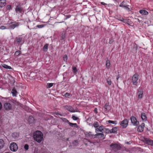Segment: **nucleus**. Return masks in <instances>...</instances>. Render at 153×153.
I'll return each instance as SVG.
<instances>
[{
  "label": "nucleus",
  "instance_id": "nucleus-55",
  "mask_svg": "<svg viewBox=\"0 0 153 153\" xmlns=\"http://www.w3.org/2000/svg\"><path fill=\"white\" fill-rule=\"evenodd\" d=\"M74 142H76V143H77L78 141L77 140H75Z\"/></svg>",
  "mask_w": 153,
  "mask_h": 153
},
{
  "label": "nucleus",
  "instance_id": "nucleus-5",
  "mask_svg": "<svg viewBox=\"0 0 153 153\" xmlns=\"http://www.w3.org/2000/svg\"><path fill=\"white\" fill-rule=\"evenodd\" d=\"M10 148L11 151L14 152H16L18 149L17 144L14 142L12 143H10Z\"/></svg>",
  "mask_w": 153,
  "mask_h": 153
},
{
  "label": "nucleus",
  "instance_id": "nucleus-17",
  "mask_svg": "<svg viewBox=\"0 0 153 153\" xmlns=\"http://www.w3.org/2000/svg\"><path fill=\"white\" fill-rule=\"evenodd\" d=\"M139 12L140 14L143 15H147L149 13L147 11L144 10H139Z\"/></svg>",
  "mask_w": 153,
  "mask_h": 153
},
{
  "label": "nucleus",
  "instance_id": "nucleus-50",
  "mask_svg": "<svg viewBox=\"0 0 153 153\" xmlns=\"http://www.w3.org/2000/svg\"><path fill=\"white\" fill-rule=\"evenodd\" d=\"M120 77V75H118V76H117V78H116L117 80H118V79H119V78Z\"/></svg>",
  "mask_w": 153,
  "mask_h": 153
},
{
  "label": "nucleus",
  "instance_id": "nucleus-23",
  "mask_svg": "<svg viewBox=\"0 0 153 153\" xmlns=\"http://www.w3.org/2000/svg\"><path fill=\"white\" fill-rule=\"evenodd\" d=\"M11 92L13 94V96H16L17 93L16 90L14 88L12 89Z\"/></svg>",
  "mask_w": 153,
  "mask_h": 153
},
{
  "label": "nucleus",
  "instance_id": "nucleus-26",
  "mask_svg": "<svg viewBox=\"0 0 153 153\" xmlns=\"http://www.w3.org/2000/svg\"><path fill=\"white\" fill-rule=\"evenodd\" d=\"M93 125L95 128H97L99 126V123L97 122H94L93 123Z\"/></svg>",
  "mask_w": 153,
  "mask_h": 153
},
{
  "label": "nucleus",
  "instance_id": "nucleus-22",
  "mask_svg": "<svg viewBox=\"0 0 153 153\" xmlns=\"http://www.w3.org/2000/svg\"><path fill=\"white\" fill-rule=\"evenodd\" d=\"M67 109L70 111L71 112H74L75 111L74 110L72 107L71 106H68L67 108Z\"/></svg>",
  "mask_w": 153,
  "mask_h": 153
},
{
  "label": "nucleus",
  "instance_id": "nucleus-37",
  "mask_svg": "<svg viewBox=\"0 0 153 153\" xmlns=\"http://www.w3.org/2000/svg\"><path fill=\"white\" fill-rule=\"evenodd\" d=\"M25 149L26 150H27L29 148V146L27 144H26L25 145L24 147Z\"/></svg>",
  "mask_w": 153,
  "mask_h": 153
},
{
  "label": "nucleus",
  "instance_id": "nucleus-3",
  "mask_svg": "<svg viewBox=\"0 0 153 153\" xmlns=\"http://www.w3.org/2000/svg\"><path fill=\"white\" fill-rule=\"evenodd\" d=\"M132 82L133 85L136 86H137L138 82H140V80L139 79V75L138 74H136L132 76Z\"/></svg>",
  "mask_w": 153,
  "mask_h": 153
},
{
  "label": "nucleus",
  "instance_id": "nucleus-8",
  "mask_svg": "<svg viewBox=\"0 0 153 153\" xmlns=\"http://www.w3.org/2000/svg\"><path fill=\"white\" fill-rule=\"evenodd\" d=\"M4 108L6 110L9 111L12 109L11 105L9 102H6L4 105Z\"/></svg>",
  "mask_w": 153,
  "mask_h": 153
},
{
  "label": "nucleus",
  "instance_id": "nucleus-57",
  "mask_svg": "<svg viewBox=\"0 0 153 153\" xmlns=\"http://www.w3.org/2000/svg\"><path fill=\"white\" fill-rule=\"evenodd\" d=\"M68 18H69V15H68Z\"/></svg>",
  "mask_w": 153,
  "mask_h": 153
},
{
  "label": "nucleus",
  "instance_id": "nucleus-38",
  "mask_svg": "<svg viewBox=\"0 0 153 153\" xmlns=\"http://www.w3.org/2000/svg\"><path fill=\"white\" fill-rule=\"evenodd\" d=\"M11 6L10 5H8L7 6L6 9L7 10H10L11 9Z\"/></svg>",
  "mask_w": 153,
  "mask_h": 153
},
{
  "label": "nucleus",
  "instance_id": "nucleus-15",
  "mask_svg": "<svg viewBox=\"0 0 153 153\" xmlns=\"http://www.w3.org/2000/svg\"><path fill=\"white\" fill-rule=\"evenodd\" d=\"M11 136L14 139H16L19 137V134L18 133L14 132L12 134Z\"/></svg>",
  "mask_w": 153,
  "mask_h": 153
},
{
  "label": "nucleus",
  "instance_id": "nucleus-7",
  "mask_svg": "<svg viewBox=\"0 0 153 153\" xmlns=\"http://www.w3.org/2000/svg\"><path fill=\"white\" fill-rule=\"evenodd\" d=\"M143 141L147 144L153 146V140L146 138H144Z\"/></svg>",
  "mask_w": 153,
  "mask_h": 153
},
{
  "label": "nucleus",
  "instance_id": "nucleus-27",
  "mask_svg": "<svg viewBox=\"0 0 153 153\" xmlns=\"http://www.w3.org/2000/svg\"><path fill=\"white\" fill-rule=\"evenodd\" d=\"M2 66L4 68L8 69H11V68L10 66H8L7 65H6L5 64H3L2 65Z\"/></svg>",
  "mask_w": 153,
  "mask_h": 153
},
{
  "label": "nucleus",
  "instance_id": "nucleus-30",
  "mask_svg": "<svg viewBox=\"0 0 153 153\" xmlns=\"http://www.w3.org/2000/svg\"><path fill=\"white\" fill-rule=\"evenodd\" d=\"M100 135L101 137H104V135L102 133H98L95 135V136Z\"/></svg>",
  "mask_w": 153,
  "mask_h": 153
},
{
  "label": "nucleus",
  "instance_id": "nucleus-2",
  "mask_svg": "<svg viewBox=\"0 0 153 153\" xmlns=\"http://www.w3.org/2000/svg\"><path fill=\"white\" fill-rule=\"evenodd\" d=\"M15 42L16 44L21 45L25 42L24 38L21 36H19L16 38Z\"/></svg>",
  "mask_w": 153,
  "mask_h": 153
},
{
  "label": "nucleus",
  "instance_id": "nucleus-39",
  "mask_svg": "<svg viewBox=\"0 0 153 153\" xmlns=\"http://www.w3.org/2000/svg\"><path fill=\"white\" fill-rule=\"evenodd\" d=\"M72 118L74 120H77L79 119L78 117H76L74 115L72 116Z\"/></svg>",
  "mask_w": 153,
  "mask_h": 153
},
{
  "label": "nucleus",
  "instance_id": "nucleus-42",
  "mask_svg": "<svg viewBox=\"0 0 153 153\" xmlns=\"http://www.w3.org/2000/svg\"><path fill=\"white\" fill-rule=\"evenodd\" d=\"M72 69L74 70V73H76L77 71L76 68L75 67H73Z\"/></svg>",
  "mask_w": 153,
  "mask_h": 153
},
{
  "label": "nucleus",
  "instance_id": "nucleus-48",
  "mask_svg": "<svg viewBox=\"0 0 153 153\" xmlns=\"http://www.w3.org/2000/svg\"><path fill=\"white\" fill-rule=\"evenodd\" d=\"M48 45L46 44L44 46L43 48H48Z\"/></svg>",
  "mask_w": 153,
  "mask_h": 153
},
{
  "label": "nucleus",
  "instance_id": "nucleus-46",
  "mask_svg": "<svg viewBox=\"0 0 153 153\" xmlns=\"http://www.w3.org/2000/svg\"><path fill=\"white\" fill-rule=\"evenodd\" d=\"M89 136L90 135H91V136L92 137L93 136H95V135H94V134H91V132H89L88 133Z\"/></svg>",
  "mask_w": 153,
  "mask_h": 153
},
{
  "label": "nucleus",
  "instance_id": "nucleus-12",
  "mask_svg": "<svg viewBox=\"0 0 153 153\" xmlns=\"http://www.w3.org/2000/svg\"><path fill=\"white\" fill-rule=\"evenodd\" d=\"M145 126V124L143 123H142L141 125L138 127L137 131L140 132H142L144 130Z\"/></svg>",
  "mask_w": 153,
  "mask_h": 153
},
{
  "label": "nucleus",
  "instance_id": "nucleus-36",
  "mask_svg": "<svg viewBox=\"0 0 153 153\" xmlns=\"http://www.w3.org/2000/svg\"><path fill=\"white\" fill-rule=\"evenodd\" d=\"M44 26V25H38L36 26V27L39 28H41L42 27H43Z\"/></svg>",
  "mask_w": 153,
  "mask_h": 153
},
{
  "label": "nucleus",
  "instance_id": "nucleus-29",
  "mask_svg": "<svg viewBox=\"0 0 153 153\" xmlns=\"http://www.w3.org/2000/svg\"><path fill=\"white\" fill-rule=\"evenodd\" d=\"M99 131L102 132V131L104 129V127L103 126H101L99 127Z\"/></svg>",
  "mask_w": 153,
  "mask_h": 153
},
{
  "label": "nucleus",
  "instance_id": "nucleus-44",
  "mask_svg": "<svg viewBox=\"0 0 153 153\" xmlns=\"http://www.w3.org/2000/svg\"><path fill=\"white\" fill-rule=\"evenodd\" d=\"M63 121L65 122V123H70V122H69V121L67 120V119H65V118H63Z\"/></svg>",
  "mask_w": 153,
  "mask_h": 153
},
{
  "label": "nucleus",
  "instance_id": "nucleus-9",
  "mask_svg": "<svg viewBox=\"0 0 153 153\" xmlns=\"http://www.w3.org/2000/svg\"><path fill=\"white\" fill-rule=\"evenodd\" d=\"M128 121L127 119H125L122 121L120 123V125L123 128H126L128 126Z\"/></svg>",
  "mask_w": 153,
  "mask_h": 153
},
{
  "label": "nucleus",
  "instance_id": "nucleus-43",
  "mask_svg": "<svg viewBox=\"0 0 153 153\" xmlns=\"http://www.w3.org/2000/svg\"><path fill=\"white\" fill-rule=\"evenodd\" d=\"M0 28L1 29H2V30H4V29H7V28L5 26H2V25L0 27Z\"/></svg>",
  "mask_w": 153,
  "mask_h": 153
},
{
  "label": "nucleus",
  "instance_id": "nucleus-49",
  "mask_svg": "<svg viewBox=\"0 0 153 153\" xmlns=\"http://www.w3.org/2000/svg\"><path fill=\"white\" fill-rule=\"evenodd\" d=\"M100 3L102 5H106V4L104 2H100Z\"/></svg>",
  "mask_w": 153,
  "mask_h": 153
},
{
  "label": "nucleus",
  "instance_id": "nucleus-47",
  "mask_svg": "<svg viewBox=\"0 0 153 153\" xmlns=\"http://www.w3.org/2000/svg\"><path fill=\"white\" fill-rule=\"evenodd\" d=\"M97 128L96 129H95V131L96 133H97V131H99V128Z\"/></svg>",
  "mask_w": 153,
  "mask_h": 153
},
{
  "label": "nucleus",
  "instance_id": "nucleus-18",
  "mask_svg": "<svg viewBox=\"0 0 153 153\" xmlns=\"http://www.w3.org/2000/svg\"><path fill=\"white\" fill-rule=\"evenodd\" d=\"M34 121V120L33 117L31 116H30L28 119V122L30 123H32Z\"/></svg>",
  "mask_w": 153,
  "mask_h": 153
},
{
  "label": "nucleus",
  "instance_id": "nucleus-28",
  "mask_svg": "<svg viewBox=\"0 0 153 153\" xmlns=\"http://www.w3.org/2000/svg\"><path fill=\"white\" fill-rule=\"evenodd\" d=\"M110 65V62L109 60H107L106 62V66L107 68H109Z\"/></svg>",
  "mask_w": 153,
  "mask_h": 153
},
{
  "label": "nucleus",
  "instance_id": "nucleus-60",
  "mask_svg": "<svg viewBox=\"0 0 153 153\" xmlns=\"http://www.w3.org/2000/svg\"><path fill=\"white\" fill-rule=\"evenodd\" d=\"M135 50H136V48H135Z\"/></svg>",
  "mask_w": 153,
  "mask_h": 153
},
{
  "label": "nucleus",
  "instance_id": "nucleus-6",
  "mask_svg": "<svg viewBox=\"0 0 153 153\" xmlns=\"http://www.w3.org/2000/svg\"><path fill=\"white\" fill-rule=\"evenodd\" d=\"M130 120L131 123L134 126H137L139 124V122L137 121L135 117L131 116L130 118Z\"/></svg>",
  "mask_w": 153,
  "mask_h": 153
},
{
  "label": "nucleus",
  "instance_id": "nucleus-11",
  "mask_svg": "<svg viewBox=\"0 0 153 153\" xmlns=\"http://www.w3.org/2000/svg\"><path fill=\"white\" fill-rule=\"evenodd\" d=\"M15 10L16 13H21L23 11V9L20 5H18L16 6Z\"/></svg>",
  "mask_w": 153,
  "mask_h": 153
},
{
  "label": "nucleus",
  "instance_id": "nucleus-16",
  "mask_svg": "<svg viewBox=\"0 0 153 153\" xmlns=\"http://www.w3.org/2000/svg\"><path fill=\"white\" fill-rule=\"evenodd\" d=\"M19 25V23L16 22L13 24L10 25L9 27V28L10 29H13L16 27L18 26Z\"/></svg>",
  "mask_w": 153,
  "mask_h": 153
},
{
  "label": "nucleus",
  "instance_id": "nucleus-56",
  "mask_svg": "<svg viewBox=\"0 0 153 153\" xmlns=\"http://www.w3.org/2000/svg\"><path fill=\"white\" fill-rule=\"evenodd\" d=\"M5 153H10V152H6Z\"/></svg>",
  "mask_w": 153,
  "mask_h": 153
},
{
  "label": "nucleus",
  "instance_id": "nucleus-24",
  "mask_svg": "<svg viewBox=\"0 0 153 153\" xmlns=\"http://www.w3.org/2000/svg\"><path fill=\"white\" fill-rule=\"evenodd\" d=\"M68 124L69 125L72 127H74L75 128H77V126L76 123H68Z\"/></svg>",
  "mask_w": 153,
  "mask_h": 153
},
{
  "label": "nucleus",
  "instance_id": "nucleus-25",
  "mask_svg": "<svg viewBox=\"0 0 153 153\" xmlns=\"http://www.w3.org/2000/svg\"><path fill=\"white\" fill-rule=\"evenodd\" d=\"M61 37L60 39L61 40H63L64 39L65 37V33L64 32L62 33L60 35Z\"/></svg>",
  "mask_w": 153,
  "mask_h": 153
},
{
  "label": "nucleus",
  "instance_id": "nucleus-35",
  "mask_svg": "<svg viewBox=\"0 0 153 153\" xmlns=\"http://www.w3.org/2000/svg\"><path fill=\"white\" fill-rule=\"evenodd\" d=\"M53 83H49L47 84L48 88H49L52 87L53 85Z\"/></svg>",
  "mask_w": 153,
  "mask_h": 153
},
{
  "label": "nucleus",
  "instance_id": "nucleus-59",
  "mask_svg": "<svg viewBox=\"0 0 153 153\" xmlns=\"http://www.w3.org/2000/svg\"><path fill=\"white\" fill-rule=\"evenodd\" d=\"M68 18H69V15H68Z\"/></svg>",
  "mask_w": 153,
  "mask_h": 153
},
{
  "label": "nucleus",
  "instance_id": "nucleus-10",
  "mask_svg": "<svg viewBox=\"0 0 153 153\" xmlns=\"http://www.w3.org/2000/svg\"><path fill=\"white\" fill-rule=\"evenodd\" d=\"M143 90L142 89L139 88L138 89L137 93L138 98L140 99H142L143 96Z\"/></svg>",
  "mask_w": 153,
  "mask_h": 153
},
{
  "label": "nucleus",
  "instance_id": "nucleus-58",
  "mask_svg": "<svg viewBox=\"0 0 153 153\" xmlns=\"http://www.w3.org/2000/svg\"><path fill=\"white\" fill-rule=\"evenodd\" d=\"M68 18H69V15H68Z\"/></svg>",
  "mask_w": 153,
  "mask_h": 153
},
{
  "label": "nucleus",
  "instance_id": "nucleus-40",
  "mask_svg": "<svg viewBox=\"0 0 153 153\" xmlns=\"http://www.w3.org/2000/svg\"><path fill=\"white\" fill-rule=\"evenodd\" d=\"M70 95L69 93H66L65 94V97H66V98H69Z\"/></svg>",
  "mask_w": 153,
  "mask_h": 153
},
{
  "label": "nucleus",
  "instance_id": "nucleus-13",
  "mask_svg": "<svg viewBox=\"0 0 153 153\" xmlns=\"http://www.w3.org/2000/svg\"><path fill=\"white\" fill-rule=\"evenodd\" d=\"M6 0H0V7L2 8L6 4Z\"/></svg>",
  "mask_w": 153,
  "mask_h": 153
},
{
  "label": "nucleus",
  "instance_id": "nucleus-41",
  "mask_svg": "<svg viewBox=\"0 0 153 153\" xmlns=\"http://www.w3.org/2000/svg\"><path fill=\"white\" fill-rule=\"evenodd\" d=\"M21 53V51H16V52H15V54L16 55V56H18L19 55L20 53Z\"/></svg>",
  "mask_w": 153,
  "mask_h": 153
},
{
  "label": "nucleus",
  "instance_id": "nucleus-14",
  "mask_svg": "<svg viewBox=\"0 0 153 153\" xmlns=\"http://www.w3.org/2000/svg\"><path fill=\"white\" fill-rule=\"evenodd\" d=\"M119 6L120 7H123L124 8H126L128 10H129V8L128 7V5H126V4H125V2L124 1L122 2L119 5Z\"/></svg>",
  "mask_w": 153,
  "mask_h": 153
},
{
  "label": "nucleus",
  "instance_id": "nucleus-1",
  "mask_svg": "<svg viewBox=\"0 0 153 153\" xmlns=\"http://www.w3.org/2000/svg\"><path fill=\"white\" fill-rule=\"evenodd\" d=\"M33 138L35 140L40 143L43 139V134L40 131H36L34 134Z\"/></svg>",
  "mask_w": 153,
  "mask_h": 153
},
{
  "label": "nucleus",
  "instance_id": "nucleus-34",
  "mask_svg": "<svg viewBox=\"0 0 153 153\" xmlns=\"http://www.w3.org/2000/svg\"><path fill=\"white\" fill-rule=\"evenodd\" d=\"M108 123H112L113 124H116V121H113L109 120L108 121Z\"/></svg>",
  "mask_w": 153,
  "mask_h": 153
},
{
  "label": "nucleus",
  "instance_id": "nucleus-31",
  "mask_svg": "<svg viewBox=\"0 0 153 153\" xmlns=\"http://www.w3.org/2000/svg\"><path fill=\"white\" fill-rule=\"evenodd\" d=\"M63 59L64 61H65L66 62L68 60V58H67V56L66 55H65L63 57Z\"/></svg>",
  "mask_w": 153,
  "mask_h": 153
},
{
  "label": "nucleus",
  "instance_id": "nucleus-20",
  "mask_svg": "<svg viewBox=\"0 0 153 153\" xmlns=\"http://www.w3.org/2000/svg\"><path fill=\"white\" fill-rule=\"evenodd\" d=\"M117 131V129L116 127H114L112 129L109 130L110 133H114L116 132Z\"/></svg>",
  "mask_w": 153,
  "mask_h": 153
},
{
  "label": "nucleus",
  "instance_id": "nucleus-45",
  "mask_svg": "<svg viewBox=\"0 0 153 153\" xmlns=\"http://www.w3.org/2000/svg\"><path fill=\"white\" fill-rule=\"evenodd\" d=\"M120 21L121 22H123L124 23H126V20L125 19H122L120 20Z\"/></svg>",
  "mask_w": 153,
  "mask_h": 153
},
{
  "label": "nucleus",
  "instance_id": "nucleus-21",
  "mask_svg": "<svg viewBox=\"0 0 153 153\" xmlns=\"http://www.w3.org/2000/svg\"><path fill=\"white\" fill-rule=\"evenodd\" d=\"M4 143L2 139H0V149L2 148L4 146Z\"/></svg>",
  "mask_w": 153,
  "mask_h": 153
},
{
  "label": "nucleus",
  "instance_id": "nucleus-19",
  "mask_svg": "<svg viewBox=\"0 0 153 153\" xmlns=\"http://www.w3.org/2000/svg\"><path fill=\"white\" fill-rule=\"evenodd\" d=\"M141 117L143 120L146 121L147 120V118L145 113H143L141 114Z\"/></svg>",
  "mask_w": 153,
  "mask_h": 153
},
{
  "label": "nucleus",
  "instance_id": "nucleus-4",
  "mask_svg": "<svg viewBox=\"0 0 153 153\" xmlns=\"http://www.w3.org/2000/svg\"><path fill=\"white\" fill-rule=\"evenodd\" d=\"M110 147L114 151L117 152L120 150L121 147L119 144L117 143H112L110 145Z\"/></svg>",
  "mask_w": 153,
  "mask_h": 153
},
{
  "label": "nucleus",
  "instance_id": "nucleus-33",
  "mask_svg": "<svg viewBox=\"0 0 153 153\" xmlns=\"http://www.w3.org/2000/svg\"><path fill=\"white\" fill-rule=\"evenodd\" d=\"M107 82L108 84L110 85H111V82L109 78H108L107 80Z\"/></svg>",
  "mask_w": 153,
  "mask_h": 153
},
{
  "label": "nucleus",
  "instance_id": "nucleus-54",
  "mask_svg": "<svg viewBox=\"0 0 153 153\" xmlns=\"http://www.w3.org/2000/svg\"><path fill=\"white\" fill-rule=\"evenodd\" d=\"M56 115H61V116H62V115H61V114H59V113H56Z\"/></svg>",
  "mask_w": 153,
  "mask_h": 153
},
{
  "label": "nucleus",
  "instance_id": "nucleus-32",
  "mask_svg": "<svg viewBox=\"0 0 153 153\" xmlns=\"http://www.w3.org/2000/svg\"><path fill=\"white\" fill-rule=\"evenodd\" d=\"M109 106L107 104H106L104 106V108L105 109H106V110H108L109 109Z\"/></svg>",
  "mask_w": 153,
  "mask_h": 153
},
{
  "label": "nucleus",
  "instance_id": "nucleus-53",
  "mask_svg": "<svg viewBox=\"0 0 153 153\" xmlns=\"http://www.w3.org/2000/svg\"><path fill=\"white\" fill-rule=\"evenodd\" d=\"M48 48H43V51H46L47 50Z\"/></svg>",
  "mask_w": 153,
  "mask_h": 153
},
{
  "label": "nucleus",
  "instance_id": "nucleus-51",
  "mask_svg": "<svg viewBox=\"0 0 153 153\" xmlns=\"http://www.w3.org/2000/svg\"><path fill=\"white\" fill-rule=\"evenodd\" d=\"M2 108V105H1V102H0V111L1 110V109Z\"/></svg>",
  "mask_w": 153,
  "mask_h": 153
},
{
  "label": "nucleus",
  "instance_id": "nucleus-52",
  "mask_svg": "<svg viewBox=\"0 0 153 153\" xmlns=\"http://www.w3.org/2000/svg\"><path fill=\"white\" fill-rule=\"evenodd\" d=\"M97 108H95L94 110V111L96 113H97Z\"/></svg>",
  "mask_w": 153,
  "mask_h": 153
}]
</instances>
